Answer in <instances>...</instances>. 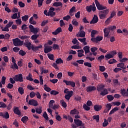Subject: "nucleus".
<instances>
[{
    "label": "nucleus",
    "instance_id": "37",
    "mask_svg": "<svg viewBox=\"0 0 128 128\" xmlns=\"http://www.w3.org/2000/svg\"><path fill=\"white\" fill-rule=\"evenodd\" d=\"M92 118H94V120H96L97 122H100V116L99 115L94 116H92Z\"/></svg>",
    "mask_w": 128,
    "mask_h": 128
},
{
    "label": "nucleus",
    "instance_id": "53",
    "mask_svg": "<svg viewBox=\"0 0 128 128\" xmlns=\"http://www.w3.org/2000/svg\"><path fill=\"white\" fill-rule=\"evenodd\" d=\"M56 16L55 12H48V16H51L52 18H53V16Z\"/></svg>",
    "mask_w": 128,
    "mask_h": 128
},
{
    "label": "nucleus",
    "instance_id": "1",
    "mask_svg": "<svg viewBox=\"0 0 128 128\" xmlns=\"http://www.w3.org/2000/svg\"><path fill=\"white\" fill-rule=\"evenodd\" d=\"M29 28L30 30V32H32L34 34L32 35L31 36V38L32 40H36L38 36H40L39 34H36L38 31L40 30L39 28H36L34 26L30 24L29 26Z\"/></svg>",
    "mask_w": 128,
    "mask_h": 128
},
{
    "label": "nucleus",
    "instance_id": "52",
    "mask_svg": "<svg viewBox=\"0 0 128 128\" xmlns=\"http://www.w3.org/2000/svg\"><path fill=\"white\" fill-rule=\"evenodd\" d=\"M108 122L106 120L104 119V122L102 123V126L104 128H106V126H108Z\"/></svg>",
    "mask_w": 128,
    "mask_h": 128
},
{
    "label": "nucleus",
    "instance_id": "57",
    "mask_svg": "<svg viewBox=\"0 0 128 128\" xmlns=\"http://www.w3.org/2000/svg\"><path fill=\"white\" fill-rule=\"evenodd\" d=\"M18 6H20V8H24V6H26V4L22 2H19Z\"/></svg>",
    "mask_w": 128,
    "mask_h": 128
},
{
    "label": "nucleus",
    "instance_id": "17",
    "mask_svg": "<svg viewBox=\"0 0 128 128\" xmlns=\"http://www.w3.org/2000/svg\"><path fill=\"white\" fill-rule=\"evenodd\" d=\"M110 30L108 28H104V36L105 38L108 36V35L110 34Z\"/></svg>",
    "mask_w": 128,
    "mask_h": 128
},
{
    "label": "nucleus",
    "instance_id": "64",
    "mask_svg": "<svg viewBox=\"0 0 128 128\" xmlns=\"http://www.w3.org/2000/svg\"><path fill=\"white\" fill-rule=\"evenodd\" d=\"M12 88H14V84H12V83L8 84L7 86L8 88H10V90H12Z\"/></svg>",
    "mask_w": 128,
    "mask_h": 128
},
{
    "label": "nucleus",
    "instance_id": "2",
    "mask_svg": "<svg viewBox=\"0 0 128 128\" xmlns=\"http://www.w3.org/2000/svg\"><path fill=\"white\" fill-rule=\"evenodd\" d=\"M109 12L110 10H108V9L100 11L99 12V18L100 20H104V18H106V16H108Z\"/></svg>",
    "mask_w": 128,
    "mask_h": 128
},
{
    "label": "nucleus",
    "instance_id": "50",
    "mask_svg": "<svg viewBox=\"0 0 128 128\" xmlns=\"http://www.w3.org/2000/svg\"><path fill=\"white\" fill-rule=\"evenodd\" d=\"M42 116L46 120H48V114H46V112H44Z\"/></svg>",
    "mask_w": 128,
    "mask_h": 128
},
{
    "label": "nucleus",
    "instance_id": "28",
    "mask_svg": "<svg viewBox=\"0 0 128 128\" xmlns=\"http://www.w3.org/2000/svg\"><path fill=\"white\" fill-rule=\"evenodd\" d=\"M27 80H30V82H32L34 80V78H32V74L30 73L28 76L26 78Z\"/></svg>",
    "mask_w": 128,
    "mask_h": 128
},
{
    "label": "nucleus",
    "instance_id": "36",
    "mask_svg": "<svg viewBox=\"0 0 128 128\" xmlns=\"http://www.w3.org/2000/svg\"><path fill=\"white\" fill-rule=\"evenodd\" d=\"M50 94H52L53 96H56V94H58L60 92L56 90H52L50 92Z\"/></svg>",
    "mask_w": 128,
    "mask_h": 128
},
{
    "label": "nucleus",
    "instance_id": "54",
    "mask_svg": "<svg viewBox=\"0 0 128 128\" xmlns=\"http://www.w3.org/2000/svg\"><path fill=\"white\" fill-rule=\"evenodd\" d=\"M44 0H38V6L39 8H40L42 6V2H44Z\"/></svg>",
    "mask_w": 128,
    "mask_h": 128
},
{
    "label": "nucleus",
    "instance_id": "30",
    "mask_svg": "<svg viewBox=\"0 0 128 128\" xmlns=\"http://www.w3.org/2000/svg\"><path fill=\"white\" fill-rule=\"evenodd\" d=\"M18 92L20 94H24V90L22 88V87H19L18 88Z\"/></svg>",
    "mask_w": 128,
    "mask_h": 128
},
{
    "label": "nucleus",
    "instance_id": "47",
    "mask_svg": "<svg viewBox=\"0 0 128 128\" xmlns=\"http://www.w3.org/2000/svg\"><path fill=\"white\" fill-rule=\"evenodd\" d=\"M96 32H98V31L96 30H92L91 32V37L94 38V36L96 34Z\"/></svg>",
    "mask_w": 128,
    "mask_h": 128
},
{
    "label": "nucleus",
    "instance_id": "44",
    "mask_svg": "<svg viewBox=\"0 0 128 128\" xmlns=\"http://www.w3.org/2000/svg\"><path fill=\"white\" fill-rule=\"evenodd\" d=\"M11 18H12V20H16V18H18V13L14 14L12 16H11Z\"/></svg>",
    "mask_w": 128,
    "mask_h": 128
},
{
    "label": "nucleus",
    "instance_id": "62",
    "mask_svg": "<svg viewBox=\"0 0 128 128\" xmlns=\"http://www.w3.org/2000/svg\"><path fill=\"white\" fill-rule=\"evenodd\" d=\"M56 118L58 122H60V120H62V117L60 115H56Z\"/></svg>",
    "mask_w": 128,
    "mask_h": 128
},
{
    "label": "nucleus",
    "instance_id": "49",
    "mask_svg": "<svg viewBox=\"0 0 128 128\" xmlns=\"http://www.w3.org/2000/svg\"><path fill=\"white\" fill-rule=\"evenodd\" d=\"M18 38L21 40H26V38H30V36L25 35V36H19Z\"/></svg>",
    "mask_w": 128,
    "mask_h": 128
},
{
    "label": "nucleus",
    "instance_id": "34",
    "mask_svg": "<svg viewBox=\"0 0 128 128\" xmlns=\"http://www.w3.org/2000/svg\"><path fill=\"white\" fill-rule=\"evenodd\" d=\"M18 54H20V56H24L26 54V52L24 51V50H21L19 51Z\"/></svg>",
    "mask_w": 128,
    "mask_h": 128
},
{
    "label": "nucleus",
    "instance_id": "15",
    "mask_svg": "<svg viewBox=\"0 0 128 128\" xmlns=\"http://www.w3.org/2000/svg\"><path fill=\"white\" fill-rule=\"evenodd\" d=\"M0 116H2L4 118H6V120H8V118H10V114H8V112H6L5 114L0 112Z\"/></svg>",
    "mask_w": 128,
    "mask_h": 128
},
{
    "label": "nucleus",
    "instance_id": "39",
    "mask_svg": "<svg viewBox=\"0 0 128 128\" xmlns=\"http://www.w3.org/2000/svg\"><path fill=\"white\" fill-rule=\"evenodd\" d=\"M83 108L85 110L88 111L90 110V106H88L86 105V104H84L83 105Z\"/></svg>",
    "mask_w": 128,
    "mask_h": 128
},
{
    "label": "nucleus",
    "instance_id": "12",
    "mask_svg": "<svg viewBox=\"0 0 128 128\" xmlns=\"http://www.w3.org/2000/svg\"><path fill=\"white\" fill-rule=\"evenodd\" d=\"M28 104H30V106H38V101L32 99L28 101Z\"/></svg>",
    "mask_w": 128,
    "mask_h": 128
},
{
    "label": "nucleus",
    "instance_id": "40",
    "mask_svg": "<svg viewBox=\"0 0 128 128\" xmlns=\"http://www.w3.org/2000/svg\"><path fill=\"white\" fill-rule=\"evenodd\" d=\"M107 98L109 102H112V100H114V98L112 95H108Z\"/></svg>",
    "mask_w": 128,
    "mask_h": 128
},
{
    "label": "nucleus",
    "instance_id": "19",
    "mask_svg": "<svg viewBox=\"0 0 128 128\" xmlns=\"http://www.w3.org/2000/svg\"><path fill=\"white\" fill-rule=\"evenodd\" d=\"M60 32H62V28L59 27L58 28L55 32H53L52 34H54V36H56V34H58Z\"/></svg>",
    "mask_w": 128,
    "mask_h": 128
},
{
    "label": "nucleus",
    "instance_id": "21",
    "mask_svg": "<svg viewBox=\"0 0 128 128\" xmlns=\"http://www.w3.org/2000/svg\"><path fill=\"white\" fill-rule=\"evenodd\" d=\"M102 106L98 105V104H96L94 106V110L95 112H99V110H102Z\"/></svg>",
    "mask_w": 128,
    "mask_h": 128
},
{
    "label": "nucleus",
    "instance_id": "43",
    "mask_svg": "<svg viewBox=\"0 0 128 128\" xmlns=\"http://www.w3.org/2000/svg\"><path fill=\"white\" fill-rule=\"evenodd\" d=\"M10 68L13 70L14 68H16V70H18V64H16V63L14 64L11 66Z\"/></svg>",
    "mask_w": 128,
    "mask_h": 128
},
{
    "label": "nucleus",
    "instance_id": "56",
    "mask_svg": "<svg viewBox=\"0 0 128 128\" xmlns=\"http://www.w3.org/2000/svg\"><path fill=\"white\" fill-rule=\"evenodd\" d=\"M22 30H27V28H28V26L26 24H24L22 25L21 28Z\"/></svg>",
    "mask_w": 128,
    "mask_h": 128
},
{
    "label": "nucleus",
    "instance_id": "41",
    "mask_svg": "<svg viewBox=\"0 0 128 128\" xmlns=\"http://www.w3.org/2000/svg\"><path fill=\"white\" fill-rule=\"evenodd\" d=\"M92 5H90V6H86V10L87 12H92Z\"/></svg>",
    "mask_w": 128,
    "mask_h": 128
},
{
    "label": "nucleus",
    "instance_id": "35",
    "mask_svg": "<svg viewBox=\"0 0 128 128\" xmlns=\"http://www.w3.org/2000/svg\"><path fill=\"white\" fill-rule=\"evenodd\" d=\"M28 15H25L22 17V22H26L28 20Z\"/></svg>",
    "mask_w": 128,
    "mask_h": 128
},
{
    "label": "nucleus",
    "instance_id": "9",
    "mask_svg": "<svg viewBox=\"0 0 128 128\" xmlns=\"http://www.w3.org/2000/svg\"><path fill=\"white\" fill-rule=\"evenodd\" d=\"M24 44L25 46L28 48V50H32V43H30L28 40H26Z\"/></svg>",
    "mask_w": 128,
    "mask_h": 128
},
{
    "label": "nucleus",
    "instance_id": "14",
    "mask_svg": "<svg viewBox=\"0 0 128 128\" xmlns=\"http://www.w3.org/2000/svg\"><path fill=\"white\" fill-rule=\"evenodd\" d=\"M96 90V86H89L86 88V90L87 92H90Z\"/></svg>",
    "mask_w": 128,
    "mask_h": 128
},
{
    "label": "nucleus",
    "instance_id": "20",
    "mask_svg": "<svg viewBox=\"0 0 128 128\" xmlns=\"http://www.w3.org/2000/svg\"><path fill=\"white\" fill-rule=\"evenodd\" d=\"M14 112L16 114H18V116H20L22 114V113L20 112V110L18 109V108L16 107L14 109Z\"/></svg>",
    "mask_w": 128,
    "mask_h": 128
},
{
    "label": "nucleus",
    "instance_id": "3",
    "mask_svg": "<svg viewBox=\"0 0 128 128\" xmlns=\"http://www.w3.org/2000/svg\"><path fill=\"white\" fill-rule=\"evenodd\" d=\"M12 42L13 44L15 46H20L24 44V41H22L18 38L13 39Z\"/></svg>",
    "mask_w": 128,
    "mask_h": 128
},
{
    "label": "nucleus",
    "instance_id": "13",
    "mask_svg": "<svg viewBox=\"0 0 128 128\" xmlns=\"http://www.w3.org/2000/svg\"><path fill=\"white\" fill-rule=\"evenodd\" d=\"M31 48L33 52H36L37 50H40V48H42V45L40 44L38 46H32Z\"/></svg>",
    "mask_w": 128,
    "mask_h": 128
},
{
    "label": "nucleus",
    "instance_id": "45",
    "mask_svg": "<svg viewBox=\"0 0 128 128\" xmlns=\"http://www.w3.org/2000/svg\"><path fill=\"white\" fill-rule=\"evenodd\" d=\"M102 36H98L96 37V42H100V40H102Z\"/></svg>",
    "mask_w": 128,
    "mask_h": 128
},
{
    "label": "nucleus",
    "instance_id": "27",
    "mask_svg": "<svg viewBox=\"0 0 128 128\" xmlns=\"http://www.w3.org/2000/svg\"><path fill=\"white\" fill-rule=\"evenodd\" d=\"M85 52V54H88L90 52V46H86L83 48Z\"/></svg>",
    "mask_w": 128,
    "mask_h": 128
},
{
    "label": "nucleus",
    "instance_id": "38",
    "mask_svg": "<svg viewBox=\"0 0 128 128\" xmlns=\"http://www.w3.org/2000/svg\"><path fill=\"white\" fill-rule=\"evenodd\" d=\"M44 90H46L48 92H50V90H52V89H50V88L47 86L46 84H45L44 85Z\"/></svg>",
    "mask_w": 128,
    "mask_h": 128
},
{
    "label": "nucleus",
    "instance_id": "4",
    "mask_svg": "<svg viewBox=\"0 0 128 128\" xmlns=\"http://www.w3.org/2000/svg\"><path fill=\"white\" fill-rule=\"evenodd\" d=\"M94 2L96 4V6L98 10H106L107 8L106 6H104L100 4V2L98 0H94Z\"/></svg>",
    "mask_w": 128,
    "mask_h": 128
},
{
    "label": "nucleus",
    "instance_id": "55",
    "mask_svg": "<svg viewBox=\"0 0 128 128\" xmlns=\"http://www.w3.org/2000/svg\"><path fill=\"white\" fill-rule=\"evenodd\" d=\"M15 22L17 24H19L20 26V24H22V19L20 18H18L15 20Z\"/></svg>",
    "mask_w": 128,
    "mask_h": 128
},
{
    "label": "nucleus",
    "instance_id": "25",
    "mask_svg": "<svg viewBox=\"0 0 128 128\" xmlns=\"http://www.w3.org/2000/svg\"><path fill=\"white\" fill-rule=\"evenodd\" d=\"M42 107L40 106L39 108H36V114H40L42 112Z\"/></svg>",
    "mask_w": 128,
    "mask_h": 128
},
{
    "label": "nucleus",
    "instance_id": "26",
    "mask_svg": "<svg viewBox=\"0 0 128 128\" xmlns=\"http://www.w3.org/2000/svg\"><path fill=\"white\" fill-rule=\"evenodd\" d=\"M104 85L100 84L97 87L96 90L98 92H102V90H104Z\"/></svg>",
    "mask_w": 128,
    "mask_h": 128
},
{
    "label": "nucleus",
    "instance_id": "16",
    "mask_svg": "<svg viewBox=\"0 0 128 128\" xmlns=\"http://www.w3.org/2000/svg\"><path fill=\"white\" fill-rule=\"evenodd\" d=\"M76 36L77 38H84V36H86V32L84 30L80 31L76 34Z\"/></svg>",
    "mask_w": 128,
    "mask_h": 128
},
{
    "label": "nucleus",
    "instance_id": "10",
    "mask_svg": "<svg viewBox=\"0 0 128 128\" xmlns=\"http://www.w3.org/2000/svg\"><path fill=\"white\" fill-rule=\"evenodd\" d=\"M98 22V16L94 15L92 20L90 22V24H96Z\"/></svg>",
    "mask_w": 128,
    "mask_h": 128
},
{
    "label": "nucleus",
    "instance_id": "48",
    "mask_svg": "<svg viewBox=\"0 0 128 128\" xmlns=\"http://www.w3.org/2000/svg\"><path fill=\"white\" fill-rule=\"evenodd\" d=\"M70 114H78V110L76 108H74L73 110H71Z\"/></svg>",
    "mask_w": 128,
    "mask_h": 128
},
{
    "label": "nucleus",
    "instance_id": "24",
    "mask_svg": "<svg viewBox=\"0 0 128 128\" xmlns=\"http://www.w3.org/2000/svg\"><path fill=\"white\" fill-rule=\"evenodd\" d=\"M28 120V117L27 116H24L21 118V121L22 122L23 124H26Z\"/></svg>",
    "mask_w": 128,
    "mask_h": 128
},
{
    "label": "nucleus",
    "instance_id": "29",
    "mask_svg": "<svg viewBox=\"0 0 128 128\" xmlns=\"http://www.w3.org/2000/svg\"><path fill=\"white\" fill-rule=\"evenodd\" d=\"M117 67L120 68H122L123 70H126V67H124V64L122 63V62L117 64Z\"/></svg>",
    "mask_w": 128,
    "mask_h": 128
},
{
    "label": "nucleus",
    "instance_id": "60",
    "mask_svg": "<svg viewBox=\"0 0 128 128\" xmlns=\"http://www.w3.org/2000/svg\"><path fill=\"white\" fill-rule=\"evenodd\" d=\"M84 66H88V68H92V64L88 62H84Z\"/></svg>",
    "mask_w": 128,
    "mask_h": 128
},
{
    "label": "nucleus",
    "instance_id": "32",
    "mask_svg": "<svg viewBox=\"0 0 128 128\" xmlns=\"http://www.w3.org/2000/svg\"><path fill=\"white\" fill-rule=\"evenodd\" d=\"M106 60H110V58H112L114 57L112 55H111L110 54H107L105 56Z\"/></svg>",
    "mask_w": 128,
    "mask_h": 128
},
{
    "label": "nucleus",
    "instance_id": "33",
    "mask_svg": "<svg viewBox=\"0 0 128 128\" xmlns=\"http://www.w3.org/2000/svg\"><path fill=\"white\" fill-rule=\"evenodd\" d=\"M60 102L62 106H63V108H66V106H68V105L66 104V102H64V100H61L60 101Z\"/></svg>",
    "mask_w": 128,
    "mask_h": 128
},
{
    "label": "nucleus",
    "instance_id": "11",
    "mask_svg": "<svg viewBox=\"0 0 128 128\" xmlns=\"http://www.w3.org/2000/svg\"><path fill=\"white\" fill-rule=\"evenodd\" d=\"M74 122L78 126H84V124H82V122L78 119L74 120Z\"/></svg>",
    "mask_w": 128,
    "mask_h": 128
},
{
    "label": "nucleus",
    "instance_id": "22",
    "mask_svg": "<svg viewBox=\"0 0 128 128\" xmlns=\"http://www.w3.org/2000/svg\"><path fill=\"white\" fill-rule=\"evenodd\" d=\"M120 94L123 96H128V92L124 89H122L120 90Z\"/></svg>",
    "mask_w": 128,
    "mask_h": 128
},
{
    "label": "nucleus",
    "instance_id": "18",
    "mask_svg": "<svg viewBox=\"0 0 128 128\" xmlns=\"http://www.w3.org/2000/svg\"><path fill=\"white\" fill-rule=\"evenodd\" d=\"M106 94H108V89L104 88L102 91L100 92V96H106Z\"/></svg>",
    "mask_w": 128,
    "mask_h": 128
},
{
    "label": "nucleus",
    "instance_id": "46",
    "mask_svg": "<svg viewBox=\"0 0 128 128\" xmlns=\"http://www.w3.org/2000/svg\"><path fill=\"white\" fill-rule=\"evenodd\" d=\"M116 59H111L108 61V64H116Z\"/></svg>",
    "mask_w": 128,
    "mask_h": 128
},
{
    "label": "nucleus",
    "instance_id": "5",
    "mask_svg": "<svg viewBox=\"0 0 128 128\" xmlns=\"http://www.w3.org/2000/svg\"><path fill=\"white\" fill-rule=\"evenodd\" d=\"M64 64V60H62V58H58L56 60V63L54 62L52 64V66L55 68L56 70H58V64Z\"/></svg>",
    "mask_w": 128,
    "mask_h": 128
},
{
    "label": "nucleus",
    "instance_id": "63",
    "mask_svg": "<svg viewBox=\"0 0 128 128\" xmlns=\"http://www.w3.org/2000/svg\"><path fill=\"white\" fill-rule=\"evenodd\" d=\"M6 104H4V102H1L0 108H6Z\"/></svg>",
    "mask_w": 128,
    "mask_h": 128
},
{
    "label": "nucleus",
    "instance_id": "42",
    "mask_svg": "<svg viewBox=\"0 0 128 128\" xmlns=\"http://www.w3.org/2000/svg\"><path fill=\"white\" fill-rule=\"evenodd\" d=\"M48 56L49 60H54V54H48Z\"/></svg>",
    "mask_w": 128,
    "mask_h": 128
},
{
    "label": "nucleus",
    "instance_id": "51",
    "mask_svg": "<svg viewBox=\"0 0 128 128\" xmlns=\"http://www.w3.org/2000/svg\"><path fill=\"white\" fill-rule=\"evenodd\" d=\"M6 77L3 76L2 78L1 82L2 84H6Z\"/></svg>",
    "mask_w": 128,
    "mask_h": 128
},
{
    "label": "nucleus",
    "instance_id": "59",
    "mask_svg": "<svg viewBox=\"0 0 128 128\" xmlns=\"http://www.w3.org/2000/svg\"><path fill=\"white\" fill-rule=\"evenodd\" d=\"M14 24V22H9L8 24L6 26L8 28H10Z\"/></svg>",
    "mask_w": 128,
    "mask_h": 128
},
{
    "label": "nucleus",
    "instance_id": "7",
    "mask_svg": "<svg viewBox=\"0 0 128 128\" xmlns=\"http://www.w3.org/2000/svg\"><path fill=\"white\" fill-rule=\"evenodd\" d=\"M44 47V52L45 54H48V52H50L52 50V46H48V44H45Z\"/></svg>",
    "mask_w": 128,
    "mask_h": 128
},
{
    "label": "nucleus",
    "instance_id": "23",
    "mask_svg": "<svg viewBox=\"0 0 128 128\" xmlns=\"http://www.w3.org/2000/svg\"><path fill=\"white\" fill-rule=\"evenodd\" d=\"M52 6H56V8L58 6H61V8H62V2H54Z\"/></svg>",
    "mask_w": 128,
    "mask_h": 128
},
{
    "label": "nucleus",
    "instance_id": "6",
    "mask_svg": "<svg viewBox=\"0 0 128 128\" xmlns=\"http://www.w3.org/2000/svg\"><path fill=\"white\" fill-rule=\"evenodd\" d=\"M13 78L16 82H24V78L22 74L15 75Z\"/></svg>",
    "mask_w": 128,
    "mask_h": 128
},
{
    "label": "nucleus",
    "instance_id": "8",
    "mask_svg": "<svg viewBox=\"0 0 128 128\" xmlns=\"http://www.w3.org/2000/svg\"><path fill=\"white\" fill-rule=\"evenodd\" d=\"M63 82H64L66 84V86H71L72 88H74V86H76V82H72L70 80H64Z\"/></svg>",
    "mask_w": 128,
    "mask_h": 128
},
{
    "label": "nucleus",
    "instance_id": "31",
    "mask_svg": "<svg viewBox=\"0 0 128 128\" xmlns=\"http://www.w3.org/2000/svg\"><path fill=\"white\" fill-rule=\"evenodd\" d=\"M29 22L31 24H36V22L34 20V17L32 16L29 20Z\"/></svg>",
    "mask_w": 128,
    "mask_h": 128
},
{
    "label": "nucleus",
    "instance_id": "58",
    "mask_svg": "<svg viewBox=\"0 0 128 128\" xmlns=\"http://www.w3.org/2000/svg\"><path fill=\"white\" fill-rule=\"evenodd\" d=\"M99 70L100 72H104L106 70V67H104V66H100Z\"/></svg>",
    "mask_w": 128,
    "mask_h": 128
},
{
    "label": "nucleus",
    "instance_id": "61",
    "mask_svg": "<svg viewBox=\"0 0 128 128\" xmlns=\"http://www.w3.org/2000/svg\"><path fill=\"white\" fill-rule=\"evenodd\" d=\"M40 86L44 84V80L42 79V76H40Z\"/></svg>",
    "mask_w": 128,
    "mask_h": 128
}]
</instances>
